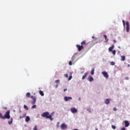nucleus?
<instances>
[{
  "instance_id": "f257e3e1",
  "label": "nucleus",
  "mask_w": 130,
  "mask_h": 130,
  "mask_svg": "<svg viewBox=\"0 0 130 130\" xmlns=\"http://www.w3.org/2000/svg\"><path fill=\"white\" fill-rule=\"evenodd\" d=\"M41 116L42 117H44L45 118H49L51 120V121H52V120H53L52 116L48 112H45L41 114Z\"/></svg>"
},
{
  "instance_id": "f03ea898",
  "label": "nucleus",
  "mask_w": 130,
  "mask_h": 130,
  "mask_svg": "<svg viewBox=\"0 0 130 130\" xmlns=\"http://www.w3.org/2000/svg\"><path fill=\"white\" fill-rule=\"evenodd\" d=\"M30 95H31V93H30V92H27L26 94V96L27 98H30L31 99L33 100V101L31 102V104L32 105H34V104H35V103H36V96H33V95L30 96Z\"/></svg>"
},
{
  "instance_id": "7ed1b4c3",
  "label": "nucleus",
  "mask_w": 130,
  "mask_h": 130,
  "mask_svg": "<svg viewBox=\"0 0 130 130\" xmlns=\"http://www.w3.org/2000/svg\"><path fill=\"white\" fill-rule=\"evenodd\" d=\"M86 45V41H83L81 43V45H77L76 47L78 51H81L82 49H84V46Z\"/></svg>"
},
{
  "instance_id": "20e7f679",
  "label": "nucleus",
  "mask_w": 130,
  "mask_h": 130,
  "mask_svg": "<svg viewBox=\"0 0 130 130\" xmlns=\"http://www.w3.org/2000/svg\"><path fill=\"white\" fill-rule=\"evenodd\" d=\"M96 43H97V42H94V41H91V42L87 43V45L89 47L88 50H89V49H90L91 48L93 47V46H94Z\"/></svg>"
},
{
  "instance_id": "39448f33",
  "label": "nucleus",
  "mask_w": 130,
  "mask_h": 130,
  "mask_svg": "<svg viewBox=\"0 0 130 130\" xmlns=\"http://www.w3.org/2000/svg\"><path fill=\"white\" fill-rule=\"evenodd\" d=\"M11 116L10 115V111H7L4 116L3 119H10Z\"/></svg>"
},
{
  "instance_id": "423d86ee",
  "label": "nucleus",
  "mask_w": 130,
  "mask_h": 130,
  "mask_svg": "<svg viewBox=\"0 0 130 130\" xmlns=\"http://www.w3.org/2000/svg\"><path fill=\"white\" fill-rule=\"evenodd\" d=\"M70 111H71L72 113L75 114V113H77L78 112V110L76 109V108H72L70 109Z\"/></svg>"
},
{
  "instance_id": "0eeeda50",
  "label": "nucleus",
  "mask_w": 130,
  "mask_h": 130,
  "mask_svg": "<svg viewBox=\"0 0 130 130\" xmlns=\"http://www.w3.org/2000/svg\"><path fill=\"white\" fill-rule=\"evenodd\" d=\"M126 32H129V22H128V21L126 22Z\"/></svg>"
},
{
  "instance_id": "6e6552de",
  "label": "nucleus",
  "mask_w": 130,
  "mask_h": 130,
  "mask_svg": "<svg viewBox=\"0 0 130 130\" xmlns=\"http://www.w3.org/2000/svg\"><path fill=\"white\" fill-rule=\"evenodd\" d=\"M102 74L103 75L104 77L105 78H106V79H108V73H107V72H106V71H103L102 72Z\"/></svg>"
},
{
  "instance_id": "1a4fd4ad",
  "label": "nucleus",
  "mask_w": 130,
  "mask_h": 130,
  "mask_svg": "<svg viewBox=\"0 0 130 130\" xmlns=\"http://www.w3.org/2000/svg\"><path fill=\"white\" fill-rule=\"evenodd\" d=\"M68 126L66 125L64 123H62L61 124V129H66V128H67Z\"/></svg>"
},
{
  "instance_id": "9d476101",
  "label": "nucleus",
  "mask_w": 130,
  "mask_h": 130,
  "mask_svg": "<svg viewBox=\"0 0 130 130\" xmlns=\"http://www.w3.org/2000/svg\"><path fill=\"white\" fill-rule=\"evenodd\" d=\"M72 99H73V98L71 96H64V101H69V100H72Z\"/></svg>"
},
{
  "instance_id": "9b49d317",
  "label": "nucleus",
  "mask_w": 130,
  "mask_h": 130,
  "mask_svg": "<svg viewBox=\"0 0 130 130\" xmlns=\"http://www.w3.org/2000/svg\"><path fill=\"white\" fill-rule=\"evenodd\" d=\"M87 80L89 81V82H92V81L94 80V78L92 77V76H89L87 78Z\"/></svg>"
},
{
  "instance_id": "f8f14e48",
  "label": "nucleus",
  "mask_w": 130,
  "mask_h": 130,
  "mask_svg": "<svg viewBox=\"0 0 130 130\" xmlns=\"http://www.w3.org/2000/svg\"><path fill=\"white\" fill-rule=\"evenodd\" d=\"M124 122L125 123V127H128V126H129V123L128 122V121L125 120Z\"/></svg>"
},
{
  "instance_id": "ddd939ff",
  "label": "nucleus",
  "mask_w": 130,
  "mask_h": 130,
  "mask_svg": "<svg viewBox=\"0 0 130 130\" xmlns=\"http://www.w3.org/2000/svg\"><path fill=\"white\" fill-rule=\"evenodd\" d=\"M88 72H86L84 75L82 76V80H85L86 78H87V76H88Z\"/></svg>"
},
{
  "instance_id": "4468645a",
  "label": "nucleus",
  "mask_w": 130,
  "mask_h": 130,
  "mask_svg": "<svg viewBox=\"0 0 130 130\" xmlns=\"http://www.w3.org/2000/svg\"><path fill=\"white\" fill-rule=\"evenodd\" d=\"M114 48V45H112L111 47L109 48V51H112V50Z\"/></svg>"
},
{
  "instance_id": "2eb2a0df",
  "label": "nucleus",
  "mask_w": 130,
  "mask_h": 130,
  "mask_svg": "<svg viewBox=\"0 0 130 130\" xmlns=\"http://www.w3.org/2000/svg\"><path fill=\"white\" fill-rule=\"evenodd\" d=\"M105 103L106 104H109L110 103V101L109 100V99H107L105 100Z\"/></svg>"
},
{
  "instance_id": "dca6fc26",
  "label": "nucleus",
  "mask_w": 130,
  "mask_h": 130,
  "mask_svg": "<svg viewBox=\"0 0 130 130\" xmlns=\"http://www.w3.org/2000/svg\"><path fill=\"white\" fill-rule=\"evenodd\" d=\"M121 61H124L125 60V56H121Z\"/></svg>"
},
{
  "instance_id": "f3484780",
  "label": "nucleus",
  "mask_w": 130,
  "mask_h": 130,
  "mask_svg": "<svg viewBox=\"0 0 130 130\" xmlns=\"http://www.w3.org/2000/svg\"><path fill=\"white\" fill-rule=\"evenodd\" d=\"M26 117V113H24L23 114V115L22 116H20L19 117L20 119H22V118H24V117Z\"/></svg>"
},
{
  "instance_id": "a211bd4d",
  "label": "nucleus",
  "mask_w": 130,
  "mask_h": 130,
  "mask_svg": "<svg viewBox=\"0 0 130 130\" xmlns=\"http://www.w3.org/2000/svg\"><path fill=\"white\" fill-rule=\"evenodd\" d=\"M29 120H30V117L29 116H26V118H25V121L26 122H28V121H29Z\"/></svg>"
},
{
  "instance_id": "6ab92c4d",
  "label": "nucleus",
  "mask_w": 130,
  "mask_h": 130,
  "mask_svg": "<svg viewBox=\"0 0 130 130\" xmlns=\"http://www.w3.org/2000/svg\"><path fill=\"white\" fill-rule=\"evenodd\" d=\"M104 37L106 40V42H108V39H107V36L104 35Z\"/></svg>"
},
{
  "instance_id": "aec40b11",
  "label": "nucleus",
  "mask_w": 130,
  "mask_h": 130,
  "mask_svg": "<svg viewBox=\"0 0 130 130\" xmlns=\"http://www.w3.org/2000/svg\"><path fill=\"white\" fill-rule=\"evenodd\" d=\"M39 93L41 96H44V93L42 90H40Z\"/></svg>"
},
{
  "instance_id": "412c9836",
  "label": "nucleus",
  "mask_w": 130,
  "mask_h": 130,
  "mask_svg": "<svg viewBox=\"0 0 130 130\" xmlns=\"http://www.w3.org/2000/svg\"><path fill=\"white\" fill-rule=\"evenodd\" d=\"M9 124H12L13 123V118H11V120L8 121Z\"/></svg>"
},
{
  "instance_id": "4be33fe9",
  "label": "nucleus",
  "mask_w": 130,
  "mask_h": 130,
  "mask_svg": "<svg viewBox=\"0 0 130 130\" xmlns=\"http://www.w3.org/2000/svg\"><path fill=\"white\" fill-rule=\"evenodd\" d=\"M95 71L94 69H92L91 71V75H92V76H93L94 75V72Z\"/></svg>"
},
{
  "instance_id": "5701e85b",
  "label": "nucleus",
  "mask_w": 130,
  "mask_h": 130,
  "mask_svg": "<svg viewBox=\"0 0 130 130\" xmlns=\"http://www.w3.org/2000/svg\"><path fill=\"white\" fill-rule=\"evenodd\" d=\"M23 107H24V109H26V110H29L28 107H27V106H26V105H24Z\"/></svg>"
},
{
  "instance_id": "b1692460",
  "label": "nucleus",
  "mask_w": 130,
  "mask_h": 130,
  "mask_svg": "<svg viewBox=\"0 0 130 130\" xmlns=\"http://www.w3.org/2000/svg\"><path fill=\"white\" fill-rule=\"evenodd\" d=\"M112 53L114 55H115V54L116 53V51L115 50H113Z\"/></svg>"
},
{
  "instance_id": "393cba45",
  "label": "nucleus",
  "mask_w": 130,
  "mask_h": 130,
  "mask_svg": "<svg viewBox=\"0 0 130 130\" xmlns=\"http://www.w3.org/2000/svg\"><path fill=\"white\" fill-rule=\"evenodd\" d=\"M0 118L2 119H4V116L2 114V113H0Z\"/></svg>"
},
{
  "instance_id": "a878e982",
  "label": "nucleus",
  "mask_w": 130,
  "mask_h": 130,
  "mask_svg": "<svg viewBox=\"0 0 130 130\" xmlns=\"http://www.w3.org/2000/svg\"><path fill=\"white\" fill-rule=\"evenodd\" d=\"M122 23H123V27H125V22L124 21V20H122Z\"/></svg>"
},
{
  "instance_id": "bb28decb",
  "label": "nucleus",
  "mask_w": 130,
  "mask_h": 130,
  "mask_svg": "<svg viewBox=\"0 0 130 130\" xmlns=\"http://www.w3.org/2000/svg\"><path fill=\"white\" fill-rule=\"evenodd\" d=\"M110 64L111 66H114V64H115V63L114 61H111Z\"/></svg>"
},
{
  "instance_id": "cd10ccee",
  "label": "nucleus",
  "mask_w": 130,
  "mask_h": 130,
  "mask_svg": "<svg viewBox=\"0 0 130 130\" xmlns=\"http://www.w3.org/2000/svg\"><path fill=\"white\" fill-rule=\"evenodd\" d=\"M112 128H113V129H115L116 128V126H115V125H112Z\"/></svg>"
},
{
  "instance_id": "c85d7f7f",
  "label": "nucleus",
  "mask_w": 130,
  "mask_h": 130,
  "mask_svg": "<svg viewBox=\"0 0 130 130\" xmlns=\"http://www.w3.org/2000/svg\"><path fill=\"white\" fill-rule=\"evenodd\" d=\"M72 78H73V76H69V77L68 78L69 81H71V80H72Z\"/></svg>"
},
{
  "instance_id": "c756f323",
  "label": "nucleus",
  "mask_w": 130,
  "mask_h": 130,
  "mask_svg": "<svg viewBox=\"0 0 130 130\" xmlns=\"http://www.w3.org/2000/svg\"><path fill=\"white\" fill-rule=\"evenodd\" d=\"M32 109H34V108H36V105H34L32 107H31Z\"/></svg>"
},
{
  "instance_id": "7c9ffc66",
  "label": "nucleus",
  "mask_w": 130,
  "mask_h": 130,
  "mask_svg": "<svg viewBox=\"0 0 130 130\" xmlns=\"http://www.w3.org/2000/svg\"><path fill=\"white\" fill-rule=\"evenodd\" d=\"M72 64H73L72 61H69V66H72Z\"/></svg>"
},
{
  "instance_id": "2f4dec72",
  "label": "nucleus",
  "mask_w": 130,
  "mask_h": 130,
  "mask_svg": "<svg viewBox=\"0 0 130 130\" xmlns=\"http://www.w3.org/2000/svg\"><path fill=\"white\" fill-rule=\"evenodd\" d=\"M56 84H57V83H59V80H57L55 81Z\"/></svg>"
},
{
  "instance_id": "473e14b6",
  "label": "nucleus",
  "mask_w": 130,
  "mask_h": 130,
  "mask_svg": "<svg viewBox=\"0 0 130 130\" xmlns=\"http://www.w3.org/2000/svg\"><path fill=\"white\" fill-rule=\"evenodd\" d=\"M116 110H117V109H116L115 107H114V108H113V111H116Z\"/></svg>"
},
{
  "instance_id": "72a5a7b5",
  "label": "nucleus",
  "mask_w": 130,
  "mask_h": 130,
  "mask_svg": "<svg viewBox=\"0 0 130 130\" xmlns=\"http://www.w3.org/2000/svg\"><path fill=\"white\" fill-rule=\"evenodd\" d=\"M64 77H66V78H68V77H69V75L68 74H65Z\"/></svg>"
},
{
  "instance_id": "f704fd0d",
  "label": "nucleus",
  "mask_w": 130,
  "mask_h": 130,
  "mask_svg": "<svg viewBox=\"0 0 130 130\" xmlns=\"http://www.w3.org/2000/svg\"><path fill=\"white\" fill-rule=\"evenodd\" d=\"M63 91H64V92H66V91H68V89L67 88H64L63 89Z\"/></svg>"
},
{
  "instance_id": "c9c22d12",
  "label": "nucleus",
  "mask_w": 130,
  "mask_h": 130,
  "mask_svg": "<svg viewBox=\"0 0 130 130\" xmlns=\"http://www.w3.org/2000/svg\"><path fill=\"white\" fill-rule=\"evenodd\" d=\"M3 109H7L8 108L7 107H3Z\"/></svg>"
},
{
  "instance_id": "e433bc0d",
  "label": "nucleus",
  "mask_w": 130,
  "mask_h": 130,
  "mask_svg": "<svg viewBox=\"0 0 130 130\" xmlns=\"http://www.w3.org/2000/svg\"><path fill=\"white\" fill-rule=\"evenodd\" d=\"M121 130H125V128L122 127V128H121Z\"/></svg>"
},
{
  "instance_id": "4c0bfd02",
  "label": "nucleus",
  "mask_w": 130,
  "mask_h": 130,
  "mask_svg": "<svg viewBox=\"0 0 130 130\" xmlns=\"http://www.w3.org/2000/svg\"><path fill=\"white\" fill-rule=\"evenodd\" d=\"M58 124H59V122H57V127H58V126H59Z\"/></svg>"
},
{
  "instance_id": "58836bf2",
  "label": "nucleus",
  "mask_w": 130,
  "mask_h": 130,
  "mask_svg": "<svg viewBox=\"0 0 130 130\" xmlns=\"http://www.w3.org/2000/svg\"><path fill=\"white\" fill-rule=\"evenodd\" d=\"M113 42L114 43H116V41L115 40H114Z\"/></svg>"
},
{
  "instance_id": "ea45409f",
  "label": "nucleus",
  "mask_w": 130,
  "mask_h": 130,
  "mask_svg": "<svg viewBox=\"0 0 130 130\" xmlns=\"http://www.w3.org/2000/svg\"><path fill=\"white\" fill-rule=\"evenodd\" d=\"M57 87H58V84H56V85H55V88H57Z\"/></svg>"
},
{
  "instance_id": "a19ab883",
  "label": "nucleus",
  "mask_w": 130,
  "mask_h": 130,
  "mask_svg": "<svg viewBox=\"0 0 130 130\" xmlns=\"http://www.w3.org/2000/svg\"><path fill=\"white\" fill-rule=\"evenodd\" d=\"M126 80H128V78L126 77Z\"/></svg>"
},
{
  "instance_id": "79ce46f5",
  "label": "nucleus",
  "mask_w": 130,
  "mask_h": 130,
  "mask_svg": "<svg viewBox=\"0 0 130 130\" xmlns=\"http://www.w3.org/2000/svg\"><path fill=\"white\" fill-rule=\"evenodd\" d=\"M127 66H128V67H129V64H128L127 65Z\"/></svg>"
},
{
  "instance_id": "37998d69",
  "label": "nucleus",
  "mask_w": 130,
  "mask_h": 130,
  "mask_svg": "<svg viewBox=\"0 0 130 130\" xmlns=\"http://www.w3.org/2000/svg\"><path fill=\"white\" fill-rule=\"evenodd\" d=\"M92 38H94V36H92Z\"/></svg>"
},
{
  "instance_id": "c03bdc74",
  "label": "nucleus",
  "mask_w": 130,
  "mask_h": 130,
  "mask_svg": "<svg viewBox=\"0 0 130 130\" xmlns=\"http://www.w3.org/2000/svg\"><path fill=\"white\" fill-rule=\"evenodd\" d=\"M118 48H120V47L119 46V47H118Z\"/></svg>"
},
{
  "instance_id": "a18cd8bd",
  "label": "nucleus",
  "mask_w": 130,
  "mask_h": 130,
  "mask_svg": "<svg viewBox=\"0 0 130 130\" xmlns=\"http://www.w3.org/2000/svg\"><path fill=\"white\" fill-rule=\"evenodd\" d=\"M96 130H98V128H96Z\"/></svg>"
}]
</instances>
